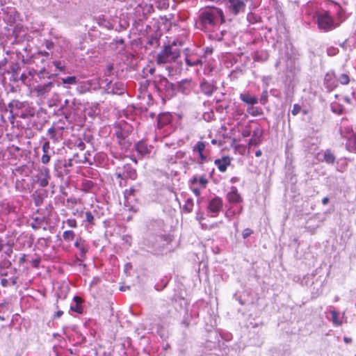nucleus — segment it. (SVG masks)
I'll use <instances>...</instances> for the list:
<instances>
[{"label": "nucleus", "mask_w": 356, "mask_h": 356, "mask_svg": "<svg viewBox=\"0 0 356 356\" xmlns=\"http://www.w3.org/2000/svg\"><path fill=\"white\" fill-rule=\"evenodd\" d=\"M200 23L205 30H211L224 22L222 11L216 7H207L200 15Z\"/></svg>", "instance_id": "obj_1"}, {"label": "nucleus", "mask_w": 356, "mask_h": 356, "mask_svg": "<svg viewBox=\"0 0 356 356\" xmlns=\"http://www.w3.org/2000/svg\"><path fill=\"white\" fill-rule=\"evenodd\" d=\"M179 56L180 51L175 45H168L157 55L156 63L161 65L175 62Z\"/></svg>", "instance_id": "obj_2"}, {"label": "nucleus", "mask_w": 356, "mask_h": 356, "mask_svg": "<svg viewBox=\"0 0 356 356\" xmlns=\"http://www.w3.org/2000/svg\"><path fill=\"white\" fill-rule=\"evenodd\" d=\"M226 197L227 200L232 204H241L243 201L242 196L235 186L231 187L230 191L227 193ZM243 206L239 205L237 211H233V214H240L243 211Z\"/></svg>", "instance_id": "obj_3"}, {"label": "nucleus", "mask_w": 356, "mask_h": 356, "mask_svg": "<svg viewBox=\"0 0 356 356\" xmlns=\"http://www.w3.org/2000/svg\"><path fill=\"white\" fill-rule=\"evenodd\" d=\"M318 25L319 29L325 31L332 30L338 26L337 24H334L333 18L327 12L318 16Z\"/></svg>", "instance_id": "obj_4"}, {"label": "nucleus", "mask_w": 356, "mask_h": 356, "mask_svg": "<svg viewBox=\"0 0 356 356\" xmlns=\"http://www.w3.org/2000/svg\"><path fill=\"white\" fill-rule=\"evenodd\" d=\"M222 200L219 197H215L209 201L208 209L212 213V217L216 216L222 208Z\"/></svg>", "instance_id": "obj_5"}, {"label": "nucleus", "mask_w": 356, "mask_h": 356, "mask_svg": "<svg viewBox=\"0 0 356 356\" xmlns=\"http://www.w3.org/2000/svg\"><path fill=\"white\" fill-rule=\"evenodd\" d=\"M245 0H228L229 3V9L234 15H237L241 11H244L245 8Z\"/></svg>", "instance_id": "obj_6"}, {"label": "nucleus", "mask_w": 356, "mask_h": 356, "mask_svg": "<svg viewBox=\"0 0 356 356\" xmlns=\"http://www.w3.org/2000/svg\"><path fill=\"white\" fill-rule=\"evenodd\" d=\"M74 246L80 251V260L83 261L85 258L86 254L88 250V245L86 243L85 240L79 237L76 238Z\"/></svg>", "instance_id": "obj_7"}, {"label": "nucleus", "mask_w": 356, "mask_h": 356, "mask_svg": "<svg viewBox=\"0 0 356 356\" xmlns=\"http://www.w3.org/2000/svg\"><path fill=\"white\" fill-rule=\"evenodd\" d=\"M116 175L118 178H129L131 179H135L137 176L136 170L128 165L124 166V172L123 173L119 172L116 173Z\"/></svg>", "instance_id": "obj_8"}, {"label": "nucleus", "mask_w": 356, "mask_h": 356, "mask_svg": "<svg viewBox=\"0 0 356 356\" xmlns=\"http://www.w3.org/2000/svg\"><path fill=\"white\" fill-rule=\"evenodd\" d=\"M231 163V159L228 156L222 157V159H218L215 161V164L218 167V170L224 172L226 171L227 167Z\"/></svg>", "instance_id": "obj_9"}, {"label": "nucleus", "mask_w": 356, "mask_h": 356, "mask_svg": "<svg viewBox=\"0 0 356 356\" xmlns=\"http://www.w3.org/2000/svg\"><path fill=\"white\" fill-rule=\"evenodd\" d=\"M325 83L330 90H333L337 86V81L333 72H328L325 76Z\"/></svg>", "instance_id": "obj_10"}, {"label": "nucleus", "mask_w": 356, "mask_h": 356, "mask_svg": "<svg viewBox=\"0 0 356 356\" xmlns=\"http://www.w3.org/2000/svg\"><path fill=\"white\" fill-rule=\"evenodd\" d=\"M172 121V115L169 113H163L159 115L157 120V126L159 128L168 124Z\"/></svg>", "instance_id": "obj_11"}, {"label": "nucleus", "mask_w": 356, "mask_h": 356, "mask_svg": "<svg viewBox=\"0 0 356 356\" xmlns=\"http://www.w3.org/2000/svg\"><path fill=\"white\" fill-rule=\"evenodd\" d=\"M50 150V143L49 141L44 143L42 145L43 155L41 158V161L44 164H47L50 161V155L49 154Z\"/></svg>", "instance_id": "obj_12"}, {"label": "nucleus", "mask_w": 356, "mask_h": 356, "mask_svg": "<svg viewBox=\"0 0 356 356\" xmlns=\"http://www.w3.org/2000/svg\"><path fill=\"white\" fill-rule=\"evenodd\" d=\"M206 143L202 141H199L196 145L193 147V152H196L199 154L200 159L203 161L206 160L207 156L203 154L205 149Z\"/></svg>", "instance_id": "obj_13"}, {"label": "nucleus", "mask_w": 356, "mask_h": 356, "mask_svg": "<svg viewBox=\"0 0 356 356\" xmlns=\"http://www.w3.org/2000/svg\"><path fill=\"white\" fill-rule=\"evenodd\" d=\"M261 131L259 129L254 130L252 138L249 141V145H257L261 143Z\"/></svg>", "instance_id": "obj_14"}, {"label": "nucleus", "mask_w": 356, "mask_h": 356, "mask_svg": "<svg viewBox=\"0 0 356 356\" xmlns=\"http://www.w3.org/2000/svg\"><path fill=\"white\" fill-rule=\"evenodd\" d=\"M346 146L349 152L356 153V133L348 138Z\"/></svg>", "instance_id": "obj_15"}, {"label": "nucleus", "mask_w": 356, "mask_h": 356, "mask_svg": "<svg viewBox=\"0 0 356 356\" xmlns=\"http://www.w3.org/2000/svg\"><path fill=\"white\" fill-rule=\"evenodd\" d=\"M241 99L246 104L254 105L257 103L258 99L254 96H251L248 93H242L240 95Z\"/></svg>", "instance_id": "obj_16"}, {"label": "nucleus", "mask_w": 356, "mask_h": 356, "mask_svg": "<svg viewBox=\"0 0 356 356\" xmlns=\"http://www.w3.org/2000/svg\"><path fill=\"white\" fill-rule=\"evenodd\" d=\"M136 149L137 152L143 156L149 154L148 147L144 142H138L136 145Z\"/></svg>", "instance_id": "obj_17"}, {"label": "nucleus", "mask_w": 356, "mask_h": 356, "mask_svg": "<svg viewBox=\"0 0 356 356\" xmlns=\"http://www.w3.org/2000/svg\"><path fill=\"white\" fill-rule=\"evenodd\" d=\"M74 300L75 302V304H74V305H71V307H70L71 310H72L78 314H81L83 312V308L81 305V303L82 302L81 298L78 296H74Z\"/></svg>", "instance_id": "obj_18"}, {"label": "nucleus", "mask_w": 356, "mask_h": 356, "mask_svg": "<svg viewBox=\"0 0 356 356\" xmlns=\"http://www.w3.org/2000/svg\"><path fill=\"white\" fill-rule=\"evenodd\" d=\"M95 187L94 183L88 179H83L81 182V190L86 193L92 192Z\"/></svg>", "instance_id": "obj_19"}, {"label": "nucleus", "mask_w": 356, "mask_h": 356, "mask_svg": "<svg viewBox=\"0 0 356 356\" xmlns=\"http://www.w3.org/2000/svg\"><path fill=\"white\" fill-rule=\"evenodd\" d=\"M323 161L327 163H333L335 161V156L334 154L331 152L330 150L327 149L323 153Z\"/></svg>", "instance_id": "obj_20"}, {"label": "nucleus", "mask_w": 356, "mask_h": 356, "mask_svg": "<svg viewBox=\"0 0 356 356\" xmlns=\"http://www.w3.org/2000/svg\"><path fill=\"white\" fill-rule=\"evenodd\" d=\"M200 87L202 92H204L207 95H211L214 90L213 86L207 82L202 83Z\"/></svg>", "instance_id": "obj_21"}, {"label": "nucleus", "mask_w": 356, "mask_h": 356, "mask_svg": "<svg viewBox=\"0 0 356 356\" xmlns=\"http://www.w3.org/2000/svg\"><path fill=\"white\" fill-rule=\"evenodd\" d=\"M124 91V84L121 83H115L113 84V87L111 89V92L115 94H122Z\"/></svg>", "instance_id": "obj_22"}, {"label": "nucleus", "mask_w": 356, "mask_h": 356, "mask_svg": "<svg viewBox=\"0 0 356 356\" xmlns=\"http://www.w3.org/2000/svg\"><path fill=\"white\" fill-rule=\"evenodd\" d=\"M75 233L72 230H67L63 232V238L67 242H70L74 239Z\"/></svg>", "instance_id": "obj_23"}, {"label": "nucleus", "mask_w": 356, "mask_h": 356, "mask_svg": "<svg viewBox=\"0 0 356 356\" xmlns=\"http://www.w3.org/2000/svg\"><path fill=\"white\" fill-rule=\"evenodd\" d=\"M62 82L64 84L75 85L78 83V80L76 76H72L62 79Z\"/></svg>", "instance_id": "obj_24"}, {"label": "nucleus", "mask_w": 356, "mask_h": 356, "mask_svg": "<svg viewBox=\"0 0 356 356\" xmlns=\"http://www.w3.org/2000/svg\"><path fill=\"white\" fill-rule=\"evenodd\" d=\"M193 201L191 200V199H188L185 204H184L183 206V209L187 212V213H190L193 210Z\"/></svg>", "instance_id": "obj_25"}, {"label": "nucleus", "mask_w": 356, "mask_h": 356, "mask_svg": "<svg viewBox=\"0 0 356 356\" xmlns=\"http://www.w3.org/2000/svg\"><path fill=\"white\" fill-rule=\"evenodd\" d=\"M248 113L253 116L259 115L261 114V109L257 107L250 106L247 109Z\"/></svg>", "instance_id": "obj_26"}, {"label": "nucleus", "mask_w": 356, "mask_h": 356, "mask_svg": "<svg viewBox=\"0 0 356 356\" xmlns=\"http://www.w3.org/2000/svg\"><path fill=\"white\" fill-rule=\"evenodd\" d=\"M332 320L334 325H339L341 324V322L339 320V313L335 311L331 312Z\"/></svg>", "instance_id": "obj_27"}, {"label": "nucleus", "mask_w": 356, "mask_h": 356, "mask_svg": "<svg viewBox=\"0 0 356 356\" xmlns=\"http://www.w3.org/2000/svg\"><path fill=\"white\" fill-rule=\"evenodd\" d=\"M337 81L340 82L341 84L346 85L349 83L350 79L346 74H342L339 76Z\"/></svg>", "instance_id": "obj_28"}, {"label": "nucleus", "mask_w": 356, "mask_h": 356, "mask_svg": "<svg viewBox=\"0 0 356 356\" xmlns=\"http://www.w3.org/2000/svg\"><path fill=\"white\" fill-rule=\"evenodd\" d=\"M63 224H66L68 227L72 228H76L77 227V222L75 219H67L63 221Z\"/></svg>", "instance_id": "obj_29"}, {"label": "nucleus", "mask_w": 356, "mask_h": 356, "mask_svg": "<svg viewBox=\"0 0 356 356\" xmlns=\"http://www.w3.org/2000/svg\"><path fill=\"white\" fill-rule=\"evenodd\" d=\"M207 184L208 180L205 177H201L199 178V182H197L198 187L201 188H205L207 187Z\"/></svg>", "instance_id": "obj_30"}, {"label": "nucleus", "mask_w": 356, "mask_h": 356, "mask_svg": "<svg viewBox=\"0 0 356 356\" xmlns=\"http://www.w3.org/2000/svg\"><path fill=\"white\" fill-rule=\"evenodd\" d=\"M85 215H86V220L88 223L93 225L94 224V217H93L92 214L91 213V212L87 211V212H86Z\"/></svg>", "instance_id": "obj_31"}, {"label": "nucleus", "mask_w": 356, "mask_h": 356, "mask_svg": "<svg viewBox=\"0 0 356 356\" xmlns=\"http://www.w3.org/2000/svg\"><path fill=\"white\" fill-rule=\"evenodd\" d=\"M54 65L60 71L64 72L65 70V67L61 64L60 61H54L53 62Z\"/></svg>", "instance_id": "obj_32"}, {"label": "nucleus", "mask_w": 356, "mask_h": 356, "mask_svg": "<svg viewBox=\"0 0 356 356\" xmlns=\"http://www.w3.org/2000/svg\"><path fill=\"white\" fill-rule=\"evenodd\" d=\"M191 188L192 190V191L195 193V195L196 196H200V192H201V188L198 187V186H191Z\"/></svg>", "instance_id": "obj_33"}, {"label": "nucleus", "mask_w": 356, "mask_h": 356, "mask_svg": "<svg viewBox=\"0 0 356 356\" xmlns=\"http://www.w3.org/2000/svg\"><path fill=\"white\" fill-rule=\"evenodd\" d=\"M327 51L329 56H334L338 53L339 50L335 47H330Z\"/></svg>", "instance_id": "obj_34"}, {"label": "nucleus", "mask_w": 356, "mask_h": 356, "mask_svg": "<svg viewBox=\"0 0 356 356\" xmlns=\"http://www.w3.org/2000/svg\"><path fill=\"white\" fill-rule=\"evenodd\" d=\"M301 107L298 104H294L293 109L291 110V113L293 115H297L300 111Z\"/></svg>", "instance_id": "obj_35"}, {"label": "nucleus", "mask_w": 356, "mask_h": 356, "mask_svg": "<svg viewBox=\"0 0 356 356\" xmlns=\"http://www.w3.org/2000/svg\"><path fill=\"white\" fill-rule=\"evenodd\" d=\"M252 234V231L250 229H245L243 232V237L246 238Z\"/></svg>", "instance_id": "obj_36"}, {"label": "nucleus", "mask_w": 356, "mask_h": 356, "mask_svg": "<svg viewBox=\"0 0 356 356\" xmlns=\"http://www.w3.org/2000/svg\"><path fill=\"white\" fill-rule=\"evenodd\" d=\"M197 182H199V179L197 177H194L190 181L191 186H197Z\"/></svg>", "instance_id": "obj_37"}, {"label": "nucleus", "mask_w": 356, "mask_h": 356, "mask_svg": "<svg viewBox=\"0 0 356 356\" xmlns=\"http://www.w3.org/2000/svg\"><path fill=\"white\" fill-rule=\"evenodd\" d=\"M77 90L79 92L83 93V92H85L88 90V87H86L85 85L84 86L81 85L77 88Z\"/></svg>", "instance_id": "obj_38"}, {"label": "nucleus", "mask_w": 356, "mask_h": 356, "mask_svg": "<svg viewBox=\"0 0 356 356\" xmlns=\"http://www.w3.org/2000/svg\"><path fill=\"white\" fill-rule=\"evenodd\" d=\"M186 63L190 65V66H193V65H197L200 61L199 60H197L196 61L193 62V63H191V61H190V60H188V58L186 59Z\"/></svg>", "instance_id": "obj_39"}, {"label": "nucleus", "mask_w": 356, "mask_h": 356, "mask_svg": "<svg viewBox=\"0 0 356 356\" xmlns=\"http://www.w3.org/2000/svg\"><path fill=\"white\" fill-rule=\"evenodd\" d=\"M134 190L130 188L129 190H126L124 192V196L126 198H128L129 195H131L134 193Z\"/></svg>", "instance_id": "obj_40"}, {"label": "nucleus", "mask_w": 356, "mask_h": 356, "mask_svg": "<svg viewBox=\"0 0 356 356\" xmlns=\"http://www.w3.org/2000/svg\"><path fill=\"white\" fill-rule=\"evenodd\" d=\"M48 184V180L44 178L40 180V185L41 186H46Z\"/></svg>", "instance_id": "obj_41"}, {"label": "nucleus", "mask_w": 356, "mask_h": 356, "mask_svg": "<svg viewBox=\"0 0 356 356\" xmlns=\"http://www.w3.org/2000/svg\"><path fill=\"white\" fill-rule=\"evenodd\" d=\"M1 283L3 286H8V281L6 279H2Z\"/></svg>", "instance_id": "obj_42"}, {"label": "nucleus", "mask_w": 356, "mask_h": 356, "mask_svg": "<svg viewBox=\"0 0 356 356\" xmlns=\"http://www.w3.org/2000/svg\"><path fill=\"white\" fill-rule=\"evenodd\" d=\"M328 202H329V199H328V197H324V198L322 200V203H323V204H324V205H326V204L328 203Z\"/></svg>", "instance_id": "obj_43"}, {"label": "nucleus", "mask_w": 356, "mask_h": 356, "mask_svg": "<svg viewBox=\"0 0 356 356\" xmlns=\"http://www.w3.org/2000/svg\"><path fill=\"white\" fill-rule=\"evenodd\" d=\"M343 340H344V341H345L346 343H350V342H351V341H352V340H351V339L348 338V337H344Z\"/></svg>", "instance_id": "obj_44"}, {"label": "nucleus", "mask_w": 356, "mask_h": 356, "mask_svg": "<svg viewBox=\"0 0 356 356\" xmlns=\"http://www.w3.org/2000/svg\"><path fill=\"white\" fill-rule=\"evenodd\" d=\"M256 156L259 157L261 155V151L257 150L255 153Z\"/></svg>", "instance_id": "obj_45"}, {"label": "nucleus", "mask_w": 356, "mask_h": 356, "mask_svg": "<svg viewBox=\"0 0 356 356\" xmlns=\"http://www.w3.org/2000/svg\"><path fill=\"white\" fill-rule=\"evenodd\" d=\"M197 219L200 222H201V220L203 219V216H202V215H197Z\"/></svg>", "instance_id": "obj_46"}, {"label": "nucleus", "mask_w": 356, "mask_h": 356, "mask_svg": "<svg viewBox=\"0 0 356 356\" xmlns=\"http://www.w3.org/2000/svg\"><path fill=\"white\" fill-rule=\"evenodd\" d=\"M243 134V136L244 137H247V136H249V134H249V132H248V131H244L243 132V134Z\"/></svg>", "instance_id": "obj_47"}, {"label": "nucleus", "mask_w": 356, "mask_h": 356, "mask_svg": "<svg viewBox=\"0 0 356 356\" xmlns=\"http://www.w3.org/2000/svg\"><path fill=\"white\" fill-rule=\"evenodd\" d=\"M184 152H177V156H179V157H180V158L183 157V156H184Z\"/></svg>", "instance_id": "obj_48"}, {"label": "nucleus", "mask_w": 356, "mask_h": 356, "mask_svg": "<svg viewBox=\"0 0 356 356\" xmlns=\"http://www.w3.org/2000/svg\"><path fill=\"white\" fill-rule=\"evenodd\" d=\"M63 312L62 311H58L56 314L57 317H60L63 315Z\"/></svg>", "instance_id": "obj_49"}, {"label": "nucleus", "mask_w": 356, "mask_h": 356, "mask_svg": "<svg viewBox=\"0 0 356 356\" xmlns=\"http://www.w3.org/2000/svg\"><path fill=\"white\" fill-rule=\"evenodd\" d=\"M49 133L54 134V129L53 128L49 129Z\"/></svg>", "instance_id": "obj_50"}, {"label": "nucleus", "mask_w": 356, "mask_h": 356, "mask_svg": "<svg viewBox=\"0 0 356 356\" xmlns=\"http://www.w3.org/2000/svg\"><path fill=\"white\" fill-rule=\"evenodd\" d=\"M52 86V83H49L48 84H47L44 88H48V87H51Z\"/></svg>", "instance_id": "obj_51"}, {"label": "nucleus", "mask_w": 356, "mask_h": 356, "mask_svg": "<svg viewBox=\"0 0 356 356\" xmlns=\"http://www.w3.org/2000/svg\"><path fill=\"white\" fill-rule=\"evenodd\" d=\"M51 45H52V44H51V43L48 44H47V47L48 49H50V48H51Z\"/></svg>", "instance_id": "obj_52"}, {"label": "nucleus", "mask_w": 356, "mask_h": 356, "mask_svg": "<svg viewBox=\"0 0 356 356\" xmlns=\"http://www.w3.org/2000/svg\"><path fill=\"white\" fill-rule=\"evenodd\" d=\"M211 143H212L213 144H216V140H213L211 141Z\"/></svg>", "instance_id": "obj_53"}, {"label": "nucleus", "mask_w": 356, "mask_h": 356, "mask_svg": "<svg viewBox=\"0 0 356 356\" xmlns=\"http://www.w3.org/2000/svg\"><path fill=\"white\" fill-rule=\"evenodd\" d=\"M13 284H15V281L13 280Z\"/></svg>", "instance_id": "obj_54"}]
</instances>
